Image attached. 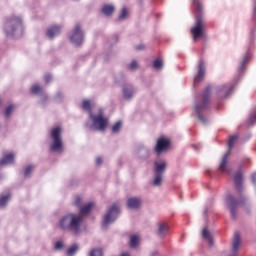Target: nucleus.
Masks as SVG:
<instances>
[{"instance_id": "nucleus-9", "label": "nucleus", "mask_w": 256, "mask_h": 256, "mask_svg": "<svg viewBox=\"0 0 256 256\" xmlns=\"http://www.w3.org/2000/svg\"><path fill=\"white\" fill-rule=\"evenodd\" d=\"M165 171H167V161L165 160H156L154 161V178L151 182V184L154 187H161L163 184V177L165 175Z\"/></svg>"}, {"instance_id": "nucleus-31", "label": "nucleus", "mask_w": 256, "mask_h": 256, "mask_svg": "<svg viewBox=\"0 0 256 256\" xmlns=\"http://www.w3.org/2000/svg\"><path fill=\"white\" fill-rule=\"evenodd\" d=\"M123 127V122L122 121H117L113 126H112V133H119Z\"/></svg>"}, {"instance_id": "nucleus-25", "label": "nucleus", "mask_w": 256, "mask_h": 256, "mask_svg": "<svg viewBox=\"0 0 256 256\" xmlns=\"http://www.w3.org/2000/svg\"><path fill=\"white\" fill-rule=\"evenodd\" d=\"M9 201H11V194H1L0 195V209H3L4 207H7L9 204Z\"/></svg>"}, {"instance_id": "nucleus-19", "label": "nucleus", "mask_w": 256, "mask_h": 256, "mask_svg": "<svg viewBox=\"0 0 256 256\" xmlns=\"http://www.w3.org/2000/svg\"><path fill=\"white\" fill-rule=\"evenodd\" d=\"M239 247H241V235L239 232H235L232 242V251L229 256H237V253H239Z\"/></svg>"}, {"instance_id": "nucleus-23", "label": "nucleus", "mask_w": 256, "mask_h": 256, "mask_svg": "<svg viewBox=\"0 0 256 256\" xmlns=\"http://www.w3.org/2000/svg\"><path fill=\"white\" fill-rule=\"evenodd\" d=\"M12 163H15V153L11 152L9 154H6L3 156V158L0 160V165H12Z\"/></svg>"}, {"instance_id": "nucleus-33", "label": "nucleus", "mask_w": 256, "mask_h": 256, "mask_svg": "<svg viewBox=\"0 0 256 256\" xmlns=\"http://www.w3.org/2000/svg\"><path fill=\"white\" fill-rule=\"evenodd\" d=\"M153 67L156 71L163 69V61L161 59L154 60Z\"/></svg>"}, {"instance_id": "nucleus-18", "label": "nucleus", "mask_w": 256, "mask_h": 256, "mask_svg": "<svg viewBox=\"0 0 256 256\" xmlns=\"http://www.w3.org/2000/svg\"><path fill=\"white\" fill-rule=\"evenodd\" d=\"M126 205L128 209H134L137 211V209H141V205H143V199L139 196H133L128 198Z\"/></svg>"}, {"instance_id": "nucleus-3", "label": "nucleus", "mask_w": 256, "mask_h": 256, "mask_svg": "<svg viewBox=\"0 0 256 256\" xmlns=\"http://www.w3.org/2000/svg\"><path fill=\"white\" fill-rule=\"evenodd\" d=\"M234 185L238 191V198L233 194H228L225 198V203L229 208L231 219H237L239 207H251V202L248 197L243 196V171L238 170L234 175Z\"/></svg>"}, {"instance_id": "nucleus-37", "label": "nucleus", "mask_w": 256, "mask_h": 256, "mask_svg": "<svg viewBox=\"0 0 256 256\" xmlns=\"http://www.w3.org/2000/svg\"><path fill=\"white\" fill-rule=\"evenodd\" d=\"M127 8H123L118 16L119 21H124V19H127Z\"/></svg>"}, {"instance_id": "nucleus-4", "label": "nucleus", "mask_w": 256, "mask_h": 256, "mask_svg": "<svg viewBox=\"0 0 256 256\" xmlns=\"http://www.w3.org/2000/svg\"><path fill=\"white\" fill-rule=\"evenodd\" d=\"M211 99V87L207 86L202 94L197 96L194 101V113L202 125H209L207 112L209 111Z\"/></svg>"}, {"instance_id": "nucleus-8", "label": "nucleus", "mask_w": 256, "mask_h": 256, "mask_svg": "<svg viewBox=\"0 0 256 256\" xmlns=\"http://www.w3.org/2000/svg\"><path fill=\"white\" fill-rule=\"evenodd\" d=\"M48 137L51 153H63V128L61 126L52 127Z\"/></svg>"}, {"instance_id": "nucleus-15", "label": "nucleus", "mask_w": 256, "mask_h": 256, "mask_svg": "<svg viewBox=\"0 0 256 256\" xmlns=\"http://www.w3.org/2000/svg\"><path fill=\"white\" fill-rule=\"evenodd\" d=\"M170 145L171 142L169 140L165 138H159L154 147V151L155 153H157V155H161V153H164V151H167V149H169Z\"/></svg>"}, {"instance_id": "nucleus-17", "label": "nucleus", "mask_w": 256, "mask_h": 256, "mask_svg": "<svg viewBox=\"0 0 256 256\" xmlns=\"http://www.w3.org/2000/svg\"><path fill=\"white\" fill-rule=\"evenodd\" d=\"M63 31V25L55 24L50 26L46 31V37L49 39H55V37H59L61 32Z\"/></svg>"}, {"instance_id": "nucleus-10", "label": "nucleus", "mask_w": 256, "mask_h": 256, "mask_svg": "<svg viewBox=\"0 0 256 256\" xmlns=\"http://www.w3.org/2000/svg\"><path fill=\"white\" fill-rule=\"evenodd\" d=\"M119 218V205L112 204L110 207L107 208V211L102 219V227L103 229H107L109 225L115 223Z\"/></svg>"}, {"instance_id": "nucleus-29", "label": "nucleus", "mask_w": 256, "mask_h": 256, "mask_svg": "<svg viewBox=\"0 0 256 256\" xmlns=\"http://www.w3.org/2000/svg\"><path fill=\"white\" fill-rule=\"evenodd\" d=\"M254 123H256V108H254L251 112H250V115H249V118H248V121H247V124L248 125H253Z\"/></svg>"}, {"instance_id": "nucleus-41", "label": "nucleus", "mask_w": 256, "mask_h": 256, "mask_svg": "<svg viewBox=\"0 0 256 256\" xmlns=\"http://www.w3.org/2000/svg\"><path fill=\"white\" fill-rule=\"evenodd\" d=\"M54 249H56V250L63 249V242H61V241L56 242Z\"/></svg>"}, {"instance_id": "nucleus-16", "label": "nucleus", "mask_w": 256, "mask_h": 256, "mask_svg": "<svg viewBox=\"0 0 256 256\" xmlns=\"http://www.w3.org/2000/svg\"><path fill=\"white\" fill-rule=\"evenodd\" d=\"M135 93H137V90L131 84H125L122 87L123 99H125L126 101H131V99H133V97H135Z\"/></svg>"}, {"instance_id": "nucleus-34", "label": "nucleus", "mask_w": 256, "mask_h": 256, "mask_svg": "<svg viewBox=\"0 0 256 256\" xmlns=\"http://www.w3.org/2000/svg\"><path fill=\"white\" fill-rule=\"evenodd\" d=\"M237 139H239V135L235 134L234 136H232L228 142V149H233V146L235 145V143L237 142Z\"/></svg>"}, {"instance_id": "nucleus-30", "label": "nucleus", "mask_w": 256, "mask_h": 256, "mask_svg": "<svg viewBox=\"0 0 256 256\" xmlns=\"http://www.w3.org/2000/svg\"><path fill=\"white\" fill-rule=\"evenodd\" d=\"M88 256H103V249L101 248H94L90 250Z\"/></svg>"}, {"instance_id": "nucleus-42", "label": "nucleus", "mask_w": 256, "mask_h": 256, "mask_svg": "<svg viewBox=\"0 0 256 256\" xmlns=\"http://www.w3.org/2000/svg\"><path fill=\"white\" fill-rule=\"evenodd\" d=\"M251 183L253 184V186L256 189V173L251 174Z\"/></svg>"}, {"instance_id": "nucleus-11", "label": "nucleus", "mask_w": 256, "mask_h": 256, "mask_svg": "<svg viewBox=\"0 0 256 256\" xmlns=\"http://www.w3.org/2000/svg\"><path fill=\"white\" fill-rule=\"evenodd\" d=\"M70 41L76 47L83 45V42L85 41V33L83 32V29H81V24H76L74 26L72 33L70 34Z\"/></svg>"}, {"instance_id": "nucleus-45", "label": "nucleus", "mask_w": 256, "mask_h": 256, "mask_svg": "<svg viewBox=\"0 0 256 256\" xmlns=\"http://www.w3.org/2000/svg\"><path fill=\"white\" fill-rule=\"evenodd\" d=\"M137 51H142V49H145V45L140 44L136 46Z\"/></svg>"}, {"instance_id": "nucleus-1", "label": "nucleus", "mask_w": 256, "mask_h": 256, "mask_svg": "<svg viewBox=\"0 0 256 256\" xmlns=\"http://www.w3.org/2000/svg\"><path fill=\"white\" fill-rule=\"evenodd\" d=\"M252 28L250 30V35L248 38V50L244 54L243 58L240 60L239 65H238V70L237 73L234 77L233 83H226V84H221L216 86V95L218 99H227L228 97H231L233 94V91L235 89V86L239 81H241V77H243V71H245L247 63L251 60V47L255 45V31H256V4H254L253 7V12H252Z\"/></svg>"}, {"instance_id": "nucleus-35", "label": "nucleus", "mask_w": 256, "mask_h": 256, "mask_svg": "<svg viewBox=\"0 0 256 256\" xmlns=\"http://www.w3.org/2000/svg\"><path fill=\"white\" fill-rule=\"evenodd\" d=\"M79 251V245L73 244L70 248H68L67 253L68 255H75Z\"/></svg>"}, {"instance_id": "nucleus-36", "label": "nucleus", "mask_w": 256, "mask_h": 256, "mask_svg": "<svg viewBox=\"0 0 256 256\" xmlns=\"http://www.w3.org/2000/svg\"><path fill=\"white\" fill-rule=\"evenodd\" d=\"M74 205H75L76 207H78L79 209H81L82 206H83V197L77 196V197L75 198V200H74Z\"/></svg>"}, {"instance_id": "nucleus-39", "label": "nucleus", "mask_w": 256, "mask_h": 256, "mask_svg": "<svg viewBox=\"0 0 256 256\" xmlns=\"http://www.w3.org/2000/svg\"><path fill=\"white\" fill-rule=\"evenodd\" d=\"M55 101L56 103H61V101H63V93L61 92H58L56 95H55Z\"/></svg>"}, {"instance_id": "nucleus-47", "label": "nucleus", "mask_w": 256, "mask_h": 256, "mask_svg": "<svg viewBox=\"0 0 256 256\" xmlns=\"http://www.w3.org/2000/svg\"><path fill=\"white\" fill-rule=\"evenodd\" d=\"M203 214H204V215L207 214V209H204Z\"/></svg>"}, {"instance_id": "nucleus-22", "label": "nucleus", "mask_w": 256, "mask_h": 256, "mask_svg": "<svg viewBox=\"0 0 256 256\" xmlns=\"http://www.w3.org/2000/svg\"><path fill=\"white\" fill-rule=\"evenodd\" d=\"M167 233H169V225H167L166 223L158 224V237H160V239H165V237H167Z\"/></svg>"}, {"instance_id": "nucleus-40", "label": "nucleus", "mask_w": 256, "mask_h": 256, "mask_svg": "<svg viewBox=\"0 0 256 256\" xmlns=\"http://www.w3.org/2000/svg\"><path fill=\"white\" fill-rule=\"evenodd\" d=\"M53 79V76H51V74H46L44 76V81L45 83H51V80Z\"/></svg>"}, {"instance_id": "nucleus-6", "label": "nucleus", "mask_w": 256, "mask_h": 256, "mask_svg": "<svg viewBox=\"0 0 256 256\" xmlns=\"http://www.w3.org/2000/svg\"><path fill=\"white\" fill-rule=\"evenodd\" d=\"M3 31L6 36L12 39H19L25 35V24L23 23V16L12 14L6 18L3 25Z\"/></svg>"}, {"instance_id": "nucleus-13", "label": "nucleus", "mask_w": 256, "mask_h": 256, "mask_svg": "<svg viewBox=\"0 0 256 256\" xmlns=\"http://www.w3.org/2000/svg\"><path fill=\"white\" fill-rule=\"evenodd\" d=\"M207 71V64H205V61L200 60L198 62V67H197V73L194 76V85H197L205 79V73Z\"/></svg>"}, {"instance_id": "nucleus-24", "label": "nucleus", "mask_w": 256, "mask_h": 256, "mask_svg": "<svg viewBox=\"0 0 256 256\" xmlns=\"http://www.w3.org/2000/svg\"><path fill=\"white\" fill-rule=\"evenodd\" d=\"M202 237L205 239V241H208L210 247H213L214 241H213V233L207 229V227L203 228L202 230Z\"/></svg>"}, {"instance_id": "nucleus-46", "label": "nucleus", "mask_w": 256, "mask_h": 256, "mask_svg": "<svg viewBox=\"0 0 256 256\" xmlns=\"http://www.w3.org/2000/svg\"><path fill=\"white\" fill-rule=\"evenodd\" d=\"M157 253H158L157 250H154L151 252V256H155V255H157Z\"/></svg>"}, {"instance_id": "nucleus-32", "label": "nucleus", "mask_w": 256, "mask_h": 256, "mask_svg": "<svg viewBox=\"0 0 256 256\" xmlns=\"http://www.w3.org/2000/svg\"><path fill=\"white\" fill-rule=\"evenodd\" d=\"M139 68V63L137 62V60H132L130 64H128L127 69L129 71H137V69Z\"/></svg>"}, {"instance_id": "nucleus-5", "label": "nucleus", "mask_w": 256, "mask_h": 256, "mask_svg": "<svg viewBox=\"0 0 256 256\" xmlns=\"http://www.w3.org/2000/svg\"><path fill=\"white\" fill-rule=\"evenodd\" d=\"M85 127L90 131H98L105 133L107 127H109V117L105 115V109L98 107L88 116V120L85 122Z\"/></svg>"}, {"instance_id": "nucleus-27", "label": "nucleus", "mask_w": 256, "mask_h": 256, "mask_svg": "<svg viewBox=\"0 0 256 256\" xmlns=\"http://www.w3.org/2000/svg\"><path fill=\"white\" fill-rule=\"evenodd\" d=\"M113 11H115V6L111 4L105 5L102 8V13H104V15H111Z\"/></svg>"}, {"instance_id": "nucleus-14", "label": "nucleus", "mask_w": 256, "mask_h": 256, "mask_svg": "<svg viewBox=\"0 0 256 256\" xmlns=\"http://www.w3.org/2000/svg\"><path fill=\"white\" fill-rule=\"evenodd\" d=\"M230 151L226 152L219 164L218 170L220 171V173H227V175H231L232 173V169H231V165H229V155H230Z\"/></svg>"}, {"instance_id": "nucleus-28", "label": "nucleus", "mask_w": 256, "mask_h": 256, "mask_svg": "<svg viewBox=\"0 0 256 256\" xmlns=\"http://www.w3.org/2000/svg\"><path fill=\"white\" fill-rule=\"evenodd\" d=\"M139 245V236L138 235H132L130 237V247L131 249H135Z\"/></svg>"}, {"instance_id": "nucleus-21", "label": "nucleus", "mask_w": 256, "mask_h": 256, "mask_svg": "<svg viewBox=\"0 0 256 256\" xmlns=\"http://www.w3.org/2000/svg\"><path fill=\"white\" fill-rule=\"evenodd\" d=\"M138 155L141 159H149L151 157V149L145 145H140L138 147Z\"/></svg>"}, {"instance_id": "nucleus-12", "label": "nucleus", "mask_w": 256, "mask_h": 256, "mask_svg": "<svg viewBox=\"0 0 256 256\" xmlns=\"http://www.w3.org/2000/svg\"><path fill=\"white\" fill-rule=\"evenodd\" d=\"M30 91L33 95H39L40 97V105L42 107H45L47 105V102L49 101V98L47 94L43 91V87L39 85V83H35L31 86Z\"/></svg>"}, {"instance_id": "nucleus-44", "label": "nucleus", "mask_w": 256, "mask_h": 256, "mask_svg": "<svg viewBox=\"0 0 256 256\" xmlns=\"http://www.w3.org/2000/svg\"><path fill=\"white\" fill-rule=\"evenodd\" d=\"M251 137H253V134L248 133V134H246V135L244 136L243 141H249V139H251Z\"/></svg>"}, {"instance_id": "nucleus-20", "label": "nucleus", "mask_w": 256, "mask_h": 256, "mask_svg": "<svg viewBox=\"0 0 256 256\" xmlns=\"http://www.w3.org/2000/svg\"><path fill=\"white\" fill-rule=\"evenodd\" d=\"M97 108L98 107H95V104L92 103L90 100L82 101V109H83V111L88 113V117H89V115H91V113H95V109H97Z\"/></svg>"}, {"instance_id": "nucleus-38", "label": "nucleus", "mask_w": 256, "mask_h": 256, "mask_svg": "<svg viewBox=\"0 0 256 256\" xmlns=\"http://www.w3.org/2000/svg\"><path fill=\"white\" fill-rule=\"evenodd\" d=\"M35 168L34 165H29L25 168L24 170V176L25 177H29L31 175V172L33 171V169Z\"/></svg>"}, {"instance_id": "nucleus-26", "label": "nucleus", "mask_w": 256, "mask_h": 256, "mask_svg": "<svg viewBox=\"0 0 256 256\" xmlns=\"http://www.w3.org/2000/svg\"><path fill=\"white\" fill-rule=\"evenodd\" d=\"M15 111V105L14 104H10L8 105L3 112V115L5 117V119H9L11 117V115H13V112Z\"/></svg>"}, {"instance_id": "nucleus-7", "label": "nucleus", "mask_w": 256, "mask_h": 256, "mask_svg": "<svg viewBox=\"0 0 256 256\" xmlns=\"http://www.w3.org/2000/svg\"><path fill=\"white\" fill-rule=\"evenodd\" d=\"M196 11L194 26L190 29L193 41H199L205 37V22L203 21V3L201 0H192Z\"/></svg>"}, {"instance_id": "nucleus-43", "label": "nucleus", "mask_w": 256, "mask_h": 256, "mask_svg": "<svg viewBox=\"0 0 256 256\" xmlns=\"http://www.w3.org/2000/svg\"><path fill=\"white\" fill-rule=\"evenodd\" d=\"M96 165H103V157L98 156L96 158Z\"/></svg>"}, {"instance_id": "nucleus-2", "label": "nucleus", "mask_w": 256, "mask_h": 256, "mask_svg": "<svg viewBox=\"0 0 256 256\" xmlns=\"http://www.w3.org/2000/svg\"><path fill=\"white\" fill-rule=\"evenodd\" d=\"M93 207H95V204L93 202H89L79 208L80 212L65 214L59 219V228L62 231L79 235V233H81V225H83L85 217L91 213V209H93Z\"/></svg>"}]
</instances>
